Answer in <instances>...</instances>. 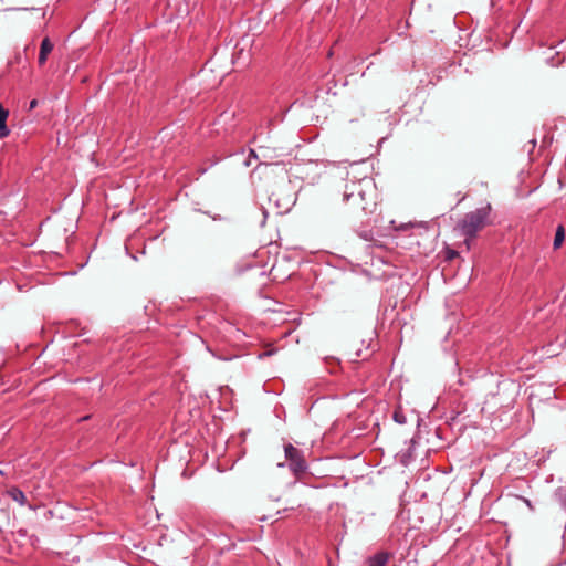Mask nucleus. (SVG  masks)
Masks as SVG:
<instances>
[{"mask_svg":"<svg viewBox=\"0 0 566 566\" xmlns=\"http://www.w3.org/2000/svg\"><path fill=\"white\" fill-rule=\"evenodd\" d=\"M491 212V205L478 208L468 212L459 222L458 227L464 235V243L470 249V241L475 238L476 233L484 228Z\"/></svg>","mask_w":566,"mask_h":566,"instance_id":"obj_1","label":"nucleus"},{"mask_svg":"<svg viewBox=\"0 0 566 566\" xmlns=\"http://www.w3.org/2000/svg\"><path fill=\"white\" fill-rule=\"evenodd\" d=\"M373 180L363 178L358 181H350L345 185L343 201L352 202L353 207L361 209L364 212H370L376 203L366 199L367 190L371 189Z\"/></svg>","mask_w":566,"mask_h":566,"instance_id":"obj_2","label":"nucleus"},{"mask_svg":"<svg viewBox=\"0 0 566 566\" xmlns=\"http://www.w3.org/2000/svg\"><path fill=\"white\" fill-rule=\"evenodd\" d=\"M284 457L290 471L295 476H300L307 471L308 465L303 450L295 448L292 443H286L284 444Z\"/></svg>","mask_w":566,"mask_h":566,"instance_id":"obj_3","label":"nucleus"},{"mask_svg":"<svg viewBox=\"0 0 566 566\" xmlns=\"http://www.w3.org/2000/svg\"><path fill=\"white\" fill-rule=\"evenodd\" d=\"M53 48H54V45L49 38H44L42 40L41 45H40L39 59H38V62L40 65L45 64V62L48 60V55L52 52Z\"/></svg>","mask_w":566,"mask_h":566,"instance_id":"obj_4","label":"nucleus"},{"mask_svg":"<svg viewBox=\"0 0 566 566\" xmlns=\"http://www.w3.org/2000/svg\"><path fill=\"white\" fill-rule=\"evenodd\" d=\"M389 560V554L386 552H379L374 556H370L366 560V566H386Z\"/></svg>","mask_w":566,"mask_h":566,"instance_id":"obj_5","label":"nucleus"},{"mask_svg":"<svg viewBox=\"0 0 566 566\" xmlns=\"http://www.w3.org/2000/svg\"><path fill=\"white\" fill-rule=\"evenodd\" d=\"M8 495L17 503H19L21 506H24L27 504V497L22 490H20L18 486H12L8 490Z\"/></svg>","mask_w":566,"mask_h":566,"instance_id":"obj_6","label":"nucleus"},{"mask_svg":"<svg viewBox=\"0 0 566 566\" xmlns=\"http://www.w3.org/2000/svg\"><path fill=\"white\" fill-rule=\"evenodd\" d=\"M564 240H565V230H564V227L562 224H559L556 228V232H555V237H554V242H553V248L555 250L560 248L563 242H564Z\"/></svg>","mask_w":566,"mask_h":566,"instance_id":"obj_7","label":"nucleus"},{"mask_svg":"<svg viewBox=\"0 0 566 566\" xmlns=\"http://www.w3.org/2000/svg\"><path fill=\"white\" fill-rule=\"evenodd\" d=\"M234 117V112L226 109L222 112L218 118L216 124L227 126Z\"/></svg>","mask_w":566,"mask_h":566,"instance_id":"obj_8","label":"nucleus"},{"mask_svg":"<svg viewBox=\"0 0 566 566\" xmlns=\"http://www.w3.org/2000/svg\"><path fill=\"white\" fill-rule=\"evenodd\" d=\"M392 419L398 424L407 423V417L400 408L394 411Z\"/></svg>","mask_w":566,"mask_h":566,"instance_id":"obj_9","label":"nucleus"},{"mask_svg":"<svg viewBox=\"0 0 566 566\" xmlns=\"http://www.w3.org/2000/svg\"><path fill=\"white\" fill-rule=\"evenodd\" d=\"M10 130L7 126V122H0V138H4L9 135Z\"/></svg>","mask_w":566,"mask_h":566,"instance_id":"obj_10","label":"nucleus"},{"mask_svg":"<svg viewBox=\"0 0 566 566\" xmlns=\"http://www.w3.org/2000/svg\"><path fill=\"white\" fill-rule=\"evenodd\" d=\"M9 116V111L0 104V122H7Z\"/></svg>","mask_w":566,"mask_h":566,"instance_id":"obj_11","label":"nucleus"},{"mask_svg":"<svg viewBox=\"0 0 566 566\" xmlns=\"http://www.w3.org/2000/svg\"><path fill=\"white\" fill-rule=\"evenodd\" d=\"M516 497L520 501H522L530 509V511H532V512L534 511V506H533L532 502L527 497H524L522 495H517Z\"/></svg>","mask_w":566,"mask_h":566,"instance_id":"obj_12","label":"nucleus"},{"mask_svg":"<svg viewBox=\"0 0 566 566\" xmlns=\"http://www.w3.org/2000/svg\"><path fill=\"white\" fill-rule=\"evenodd\" d=\"M38 105H39V101L38 99H35V98L31 99L30 103H29V111L34 109Z\"/></svg>","mask_w":566,"mask_h":566,"instance_id":"obj_13","label":"nucleus"},{"mask_svg":"<svg viewBox=\"0 0 566 566\" xmlns=\"http://www.w3.org/2000/svg\"><path fill=\"white\" fill-rule=\"evenodd\" d=\"M364 240L368 241L371 239V232H368V231H363L360 234H359Z\"/></svg>","mask_w":566,"mask_h":566,"instance_id":"obj_14","label":"nucleus"},{"mask_svg":"<svg viewBox=\"0 0 566 566\" xmlns=\"http://www.w3.org/2000/svg\"><path fill=\"white\" fill-rule=\"evenodd\" d=\"M457 255V252L454 250H448L447 252V259L452 260Z\"/></svg>","mask_w":566,"mask_h":566,"instance_id":"obj_15","label":"nucleus"},{"mask_svg":"<svg viewBox=\"0 0 566 566\" xmlns=\"http://www.w3.org/2000/svg\"><path fill=\"white\" fill-rule=\"evenodd\" d=\"M273 352L272 350H266V352H263L262 354L259 355V358H263V357H268L270 355H272Z\"/></svg>","mask_w":566,"mask_h":566,"instance_id":"obj_16","label":"nucleus"},{"mask_svg":"<svg viewBox=\"0 0 566 566\" xmlns=\"http://www.w3.org/2000/svg\"><path fill=\"white\" fill-rule=\"evenodd\" d=\"M13 10H29L28 8H7L4 11H13Z\"/></svg>","mask_w":566,"mask_h":566,"instance_id":"obj_17","label":"nucleus"},{"mask_svg":"<svg viewBox=\"0 0 566 566\" xmlns=\"http://www.w3.org/2000/svg\"><path fill=\"white\" fill-rule=\"evenodd\" d=\"M250 156H253L254 158H256V154L253 149L250 150Z\"/></svg>","mask_w":566,"mask_h":566,"instance_id":"obj_18","label":"nucleus"},{"mask_svg":"<svg viewBox=\"0 0 566 566\" xmlns=\"http://www.w3.org/2000/svg\"><path fill=\"white\" fill-rule=\"evenodd\" d=\"M356 356H357V357H360V356H361L360 350H358V352L356 353Z\"/></svg>","mask_w":566,"mask_h":566,"instance_id":"obj_19","label":"nucleus"},{"mask_svg":"<svg viewBox=\"0 0 566 566\" xmlns=\"http://www.w3.org/2000/svg\"><path fill=\"white\" fill-rule=\"evenodd\" d=\"M277 467L283 468L285 467V463H279Z\"/></svg>","mask_w":566,"mask_h":566,"instance_id":"obj_20","label":"nucleus"},{"mask_svg":"<svg viewBox=\"0 0 566 566\" xmlns=\"http://www.w3.org/2000/svg\"><path fill=\"white\" fill-rule=\"evenodd\" d=\"M250 165H251L250 160H247L245 166H250Z\"/></svg>","mask_w":566,"mask_h":566,"instance_id":"obj_21","label":"nucleus"}]
</instances>
